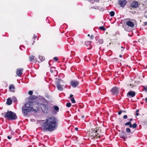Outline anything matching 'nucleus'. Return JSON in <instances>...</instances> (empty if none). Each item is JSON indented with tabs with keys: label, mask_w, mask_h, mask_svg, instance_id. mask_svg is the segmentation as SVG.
Returning <instances> with one entry per match:
<instances>
[{
	"label": "nucleus",
	"mask_w": 147,
	"mask_h": 147,
	"mask_svg": "<svg viewBox=\"0 0 147 147\" xmlns=\"http://www.w3.org/2000/svg\"><path fill=\"white\" fill-rule=\"evenodd\" d=\"M97 131H95V130L93 131L94 133H95V137H96L100 138V135L98 133H97Z\"/></svg>",
	"instance_id": "nucleus-16"
},
{
	"label": "nucleus",
	"mask_w": 147,
	"mask_h": 147,
	"mask_svg": "<svg viewBox=\"0 0 147 147\" xmlns=\"http://www.w3.org/2000/svg\"><path fill=\"white\" fill-rule=\"evenodd\" d=\"M7 138L9 139H10L11 138V137L10 136H7Z\"/></svg>",
	"instance_id": "nucleus-44"
},
{
	"label": "nucleus",
	"mask_w": 147,
	"mask_h": 147,
	"mask_svg": "<svg viewBox=\"0 0 147 147\" xmlns=\"http://www.w3.org/2000/svg\"><path fill=\"white\" fill-rule=\"evenodd\" d=\"M84 117V115H82V118H83Z\"/></svg>",
	"instance_id": "nucleus-51"
},
{
	"label": "nucleus",
	"mask_w": 147,
	"mask_h": 147,
	"mask_svg": "<svg viewBox=\"0 0 147 147\" xmlns=\"http://www.w3.org/2000/svg\"><path fill=\"white\" fill-rule=\"evenodd\" d=\"M4 117L10 120H15L17 118L16 114L11 111H8L7 112L5 113Z\"/></svg>",
	"instance_id": "nucleus-4"
},
{
	"label": "nucleus",
	"mask_w": 147,
	"mask_h": 147,
	"mask_svg": "<svg viewBox=\"0 0 147 147\" xmlns=\"http://www.w3.org/2000/svg\"><path fill=\"white\" fill-rule=\"evenodd\" d=\"M34 111H36V110L34 109L30 104L28 103H26L22 107V112L25 116L27 115L29 112Z\"/></svg>",
	"instance_id": "nucleus-3"
},
{
	"label": "nucleus",
	"mask_w": 147,
	"mask_h": 147,
	"mask_svg": "<svg viewBox=\"0 0 147 147\" xmlns=\"http://www.w3.org/2000/svg\"><path fill=\"white\" fill-rule=\"evenodd\" d=\"M23 69L22 68H20L17 69L16 74L18 76H20L22 74V71H23Z\"/></svg>",
	"instance_id": "nucleus-9"
},
{
	"label": "nucleus",
	"mask_w": 147,
	"mask_h": 147,
	"mask_svg": "<svg viewBox=\"0 0 147 147\" xmlns=\"http://www.w3.org/2000/svg\"><path fill=\"white\" fill-rule=\"evenodd\" d=\"M75 130L76 131H78V128L77 127H76L75 128Z\"/></svg>",
	"instance_id": "nucleus-48"
},
{
	"label": "nucleus",
	"mask_w": 147,
	"mask_h": 147,
	"mask_svg": "<svg viewBox=\"0 0 147 147\" xmlns=\"http://www.w3.org/2000/svg\"><path fill=\"white\" fill-rule=\"evenodd\" d=\"M12 103V101L9 98H8L7 100L6 103L8 105H11Z\"/></svg>",
	"instance_id": "nucleus-15"
},
{
	"label": "nucleus",
	"mask_w": 147,
	"mask_h": 147,
	"mask_svg": "<svg viewBox=\"0 0 147 147\" xmlns=\"http://www.w3.org/2000/svg\"><path fill=\"white\" fill-rule=\"evenodd\" d=\"M71 84L73 87L75 88L79 84V82L76 81L74 80L71 82Z\"/></svg>",
	"instance_id": "nucleus-8"
},
{
	"label": "nucleus",
	"mask_w": 147,
	"mask_h": 147,
	"mask_svg": "<svg viewBox=\"0 0 147 147\" xmlns=\"http://www.w3.org/2000/svg\"><path fill=\"white\" fill-rule=\"evenodd\" d=\"M73 96V95H72V94H70V98H72Z\"/></svg>",
	"instance_id": "nucleus-43"
},
{
	"label": "nucleus",
	"mask_w": 147,
	"mask_h": 147,
	"mask_svg": "<svg viewBox=\"0 0 147 147\" xmlns=\"http://www.w3.org/2000/svg\"><path fill=\"white\" fill-rule=\"evenodd\" d=\"M15 89V87L13 85L11 84L9 86V89L11 92H13L14 91V90Z\"/></svg>",
	"instance_id": "nucleus-14"
},
{
	"label": "nucleus",
	"mask_w": 147,
	"mask_h": 147,
	"mask_svg": "<svg viewBox=\"0 0 147 147\" xmlns=\"http://www.w3.org/2000/svg\"><path fill=\"white\" fill-rule=\"evenodd\" d=\"M127 3V1L125 0H119V3L122 7H124Z\"/></svg>",
	"instance_id": "nucleus-10"
},
{
	"label": "nucleus",
	"mask_w": 147,
	"mask_h": 147,
	"mask_svg": "<svg viewBox=\"0 0 147 147\" xmlns=\"http://www.w3.org/2000/svg\"><path fill=\"white\" fill-rule=\"evenodd\" d=\"M121 51H122L124 49V48L123 47H121Z\"/></svg>",
	"instance_id": "nucleus-39"
},
{
	"label": "nucleus",
	"mask_w": 147,
	"mask_h": 147,
	"mask_svg": "<svg viewBox=\"0 0 147 147\" xmlns=\"http://www.w3.org/2000/svg\"><path fill=\"white\" fill-rule=\"evenodd\" d=\"M137 126V125L136 123H134L132 125V128L134 129L136 128Z\"/></svg>",
	"instance_id": "nucleus-27"
},
{
	"label": "nucleus",
	"mask_w": 147,
	"mask_h": 147,
	"mask_svg": "<svg viewBox=\"0 0 147 147\" xmlns=\"http://www.w3.org/2000/svg\"><path fill=\"white\" fill-rule=\"evenodd\" d=\"M38 123L42 125L44 131H53L56 129L57 125V119L54 117H48L46 120H40Z\"/></svg>",
	"instance_id": "nucleus-1"
},
{
	"label": "nucleus",
	"mask_w": 147,
	"mask_h": 147,
	"mask_svg": "<svg viewBox=\"0 0 147 147\" xmlns=\"http://www.w3.org/2000/svg\"><path fill=\"white\" fill-rule=\"evenodd\" d=\"M53 59L55 60L56 61H57V60H58V59L56 57H54V58H53Z\"/></svg>",
	"instance_id": "nucleus-36"
},
{
	"label": "nucleus",
	"mask_w": 147,
	"mask_h": 147,
	"mask_svg": "<svg viewBox=\"0 0 147 147\" xmlns=\"http://www.w3.org/2000/svg\"><path fill=\"white\" fill-rule=\"evenodd\" d=\"M38 57L41 61H44L45 59V58L42 56L39 55Z\"/></svg>",
	"instance_id": "nucleus-18"
},
{
	"label": "nucleus",
	"mask_w": 147,
	"mask_h": 147,
	"mask_svg": "<svg viewBox=\"0 0 147 147\" xmlns=\"http://www.w3.org/2000/svg\"><path fill=\"white\" fill-rule=\"evenodd\" d=\"M133 119L132 118H130L129 119V121L131 122L132 121Z\"/></svg>",
	"instance_id": "nucleus-47"
},
{
	"label": "nucleus",
	"mask_w": 147,
	"mask_h": 147,
	"mask_svg": "<svg viewBox=\"0 0 147 147\" xmlns=\"http://www.w3.org/2000/svg\"><path fill=\"white\" fill-rule=\"evenodd\" d=\"M119 88L116 87L113 88L111 90V91L112 94L114 95H117L119 92Z\"/></svg>",
	"instance_id": "nucleus-5"
},
{
	"label": "nucleus",
	"mask_w": 147,
	"mask_h": 147,
	"mask_svg": "<svg viewBox=\"0 0 147 147\" xmlns=\"http://www.w3.org/2000/svg\"><path fill=\"white\" fill-rule=\"evenodd\" d=\"M98 38V36H96L95 37V39H96V40H97V39Z\"/></svg>",
	"instance_id": "nucleus-41"
},
{
	"label": "nucleus",
	"mask_w": 147,
	"mask_h": 147,
	"mask_svg": "<svg viewBox=\"0 0 147 147\" xmlns=\"http://www.w3.org/2000/svg\"><path fill=\"white\" fill-rule=\"evenodd\" d=\"M129 127H132V124H131V123H130V124H129Z\"/></svg>",
	"instance_id": "nucleus-40"
},
{
	"label": "nucleus",
	"mask_w": 147,
	"mask_h": 147,
	"mask_svg": "<svg viewBox=\"0 0 147 147\" xmlns=\"http://www.w3.org/2000/svg\"><path fill=\"white\" fill-rule=\"evenodd\" d=\"M93 38H94V36H93V35H92L90 37V39H91V40L93 39Z\"/></svg>",
	"instance_id": "nucleus-37"
},
{
	"label": "nucleus",
	"mask_w": 147,
	"mask_h": 147,
	"mask_svg": "<svg viewBox=\"0 0 147 147\" xmlns=\"http://www.w3.org/2000/svg\"><path fill=\"white\" fill-rule=\"evenodd\" d=\"M144 26H146L147 25V22H144Z\"/></svg>",
	"instance_id": "nucleus-42"
},
{
	"label": "nucleus",
	"mask_w": 147,
	"mask_h": 147,
	"mask_svg": "<svg viewBox=\"0 0 147 147\" xmlns=\"http://www.w3.org/2000/svg\"><path fill=\"white\" fill-rule=\"evenodd\" d=\"M126 24L129 26L132 27L134 26V24L133 22L130 21H129L126 23Z\"/></svg>",
	"instance_id": "nucleus-12"
},
{
	"label": "nucleus",
	"mask_w": 147,
	"mask_h": 147,
	"mask_svg": "<svg viewBox=\"0 0 147 147\" xmlns=\"http://www.w3.org/2000/svg\"><path fill=\"white\" fill-rule=\"evenodd\" d=\"M145 101L147 103V97L145 99Z\"/></svg>",
	"instance_id": "nucleus-46"
},
{
	"label": "nucleus",
	"mask_w": 147,
	"mask_h": 147,
	"mask_svg": "<svg viewBox=\"0 0 147 147\" xmlns=\"http://www.w3.org/2000/svg\"><path fill=\"white\" fill-rule=\"evenodd\" d=\"M30 61H31L34 59V57L33 56H32L29 57Z\"/></svg>",
	"instance_id": "nucleus-25"
},
{
	"label": "nucleus",
	"mask_w": 147,
	"mask_h": 147,
	"mask_svg": "<svg viewBox=\"0 0 147 147\" xmlns=\"http://www.w3.org/2000/svg\"><path fill=\"white\" fill-rule=\"evenodd\" d=\"M99 28L100 30L102 31H105L106 30L105 28L103 26H100Z\"/></svg>",
	"instance_id": "nucleus-28"
},
{
	"label": "nucleus",
	"mask_w": 147,
	"mask_h": 147,
	"mask_svg": "<svg viewBox=\"0 0 147 147\" xmlns=\"http://www.w3.org/2000/svg\"><path fill=\"white\" fill-rule=\"evenodd\" d=\"M131 6L132 7L137 8L138 7V4L137 2L136 1H133L131 3Z\"/></svg>",
	"instance_id": "nucleus-11"
},
{
	"label": "nucleus",
	"mask_w": 147,
	"mask_h": 147,
	"mask_svg": "<svg viewBox=\"0 0 147 147\" xmlns=\"http://www.w3.org/2000/svg\"><path fill=\"white\" fill-rule=\"evenodd\" d=\"M91 43V42L90 41H86L85 42V45L87 46H89V45L91 46L90 44Z\"/></svg>",
	"instance_id": "nucleus-20"
},
{
	"label": "nucleus",
	"mask_w": 147,
	"mask_h": 147,
	"mask_svg": "<svg viewBox=\"0 0 147 147\" xmlns=\"http://www.w3.org/2000/svg\"><path fill=\"white\" fill-rule=\"evenodd\" d=\"M123 112H124V113H125V111H123Z\"/></svg>",
	"instance_id": "nucleus-53"
},
{
	"label": "nucleus",
	"mask_w": 147,
	"mask_h": 147,
	"mask_svg": "<svg viewBox=\"0 0 147 147\" xmlns=\"http://www.w3.org/2000/svg\"><path fill=\"white\" fill-rule=\"evenodd\" d=\"M34 36L33 38L34 39H36V38L37 37V36H35L34 35Z\"/></svg>",
	"instance_id": "nucleus-45"
},
{
	"label": "nucleus",
	"mask_w": 147,
	"mask_h": 147,
	"mask_svg": "<svg viewBox=\"0 0 147 147\" xmlns=\"http://www.w3.org/2000/svg\"><path fill=\"white\" fill-rule=\"evenodd\" d=\"M119 57H122V56L121 55H120L119 56Z\"/></svg>",
	"instance_id": "nucleus-49"
},
{
	"label": "nucleus",
	"mask_w": 147,
	"mask_h": 147,
	"mask_svg": "<svg viewBox=\"0 0 147 147\" xmlns=\"http://www.w3.org/2000/svg\"><path fill=\"white\" fill-rule=\"evenodd\" d=\"M135 92L133 91H129L127 94V96L128 97H134L135 96Z\"/></svg>",
	"instance_id": "nucleus-7"
},
{
	"label": "nucleus",
	"mask_w": 147,
	"mask_h": 147,
	"mask_svg": "<svg viewBox=\"0 0 147 147\" xmlns=\"http://www.w3.org/2000/svg\"><path fill=\"white\" fill-rule=\"evenodd\" d=\"M12 100L15 103L17 102V99L16 97L14 96L12 97Z\"/></svg>",
	"instance_id": "nucleus-21"
},
{
	"label": "nucleus",
	"mask_w": 147,
	"mask_h": 147,
	"mask_svg": "<svg viewBox=\"0 0 147 147\" xmlns=\"http://www.w3.org/2000/svg\"><path fill=\"white\" fill-rule=\"evenodd\" d=\"M120 136L121 138L125 139L126 137L125 133L124 132H122L120 134Z\"/></svg>",
	"instance_id": "nucleus-13"
},
{
	"label": "nucleus",
	"mask_w": 147,
	"mask_h": 147,
	"mask_svg": "<svg viewBox=\"0 0 147 147\" xmlns=\"http://www.w3.org/2000/svg\"><path fill=\"white\" fill-rule=\"evenodd\" d=\"M109 13L111 16H113L115 15V12L114 11H111Z\"/></svg>",
	"instance_id": "nucleus-22"
},
{
	"label": "nucleus",
	"mask_w": 147,
	"mask_h": 147,
	"mask_svg": "<svg viewBox=\"0 0 147 147\" xmlns=\"http://www.w3.org/2000/svg\"><path fill=\"white\" fill-rule=\"evenodd\" d=\"M33 92L32 91H29L28 92V94L30 95H32L33 94Z\"/></svg>",
	"instance_id": "nucleus-32"
},
{
	"label": "nucleus",
	"mask_w": 147,
	"mask_h": 147,
	"mask_svg": "<svg viewBox=\"0 0 147 147\" xmlns=\"http://www.w3.org/2000/svg\"><path fill=\"white\" fill-rule=\"evenodd\" d=\"M53 107H54V110L56 111V112H58L59 111V108L58 106H53Z\"/></svg>",
	"instance_id": "nucleus-19"
},
{
	"label": "nucleus",
	"mask_w": 147,
	"mask_h": 147,
	"mask_svg": "<svg viewBox=\"0 0 147 147\" xmlns=\"http://www.w3.org/2000/svg\"><path fill=\"white\" fill-rule=\"evenodd\" d=\"M122 112V111H120L119 112H118V114L119 115H120L121 113Z\"/></svg>",
	"instance_id": "nucleus-38"
},
{
	"label": "nucleus",
	"mask_w": 147,
	"mask_h": 147,
	"mask_svg": "<svg viewBox=\"0 0 147 147\" xmlns=\"http://www.w3.org/2000/svg\"><path fill=\"white\" fill-rule=\"evenodd\" d=\"M131 123V122L130 121H129L128 122H127V123H126L125 124V126H127V125H129V124H130V123Z\"/></svg>",
	"instance_id": "nucleus-33"
},
{
	"label": "nucleus",
	"mask_w": 147,
	"mask_h": 147,
	"mask_svg": "<svg viewBox=\"0 0 147 147\" xmlns=\"http://www.w3.org/2000/svg\"><path fill=\"white\" fill-rule=\"evenodd\" d=\"M36 98V96L34 95H32L30 96V98L32 99H35Z\"/></svg>",
	"instance_id": "nucleus-23"
},
{
	"label": "nucleus",
	"mask_w": 147,
	"mask_h": 147,
	"mask_svg": "<svg viewBox=\"0 0 147 147\" xmlns=\"http://www.w3.org/2000/svg\"><path fill=\"white\" fill-rule=\"evenodd\" d=\"M71 100L72 103H76V101L74 98H72L71 99Z\"/></svg>",
	"instance_id": "nucleus-29"
},
{
	"label": "nucleus",
	"mask_w": 147,
	"mask_h": 147,
	"mask_svg": "<svg viewBox=\"0 0 147 147\" xmlns=\"http://www.w3.org/2000/svg\"><path fill=\"white\" fill-rule=\"evenodd\" d=\"M139 109H137L136 110V115L138 116L139 115V114L138 113V112H139Z\"/></svg>",
	"instance_id": "nucleus-34"
},
{
	"label": "nucleus",
	"mask_w": 147,
	"mask_h": 147,
	"mask_svg": "<svg viewBox=\"0 0 147 147\" xmlns=\"http://www.w3.org/2000/svg\"><path fill=\"white\" fill-rule=\"evenodd\" d=\"M143 88L145 92H147V87L146 86H143Z\"/></svg>",
	"instance_id": "nucleus-31"
},
{
	"label": "nucleus",
	"mask_w": 147,
	"mask_h": 147,
	"mask_svg": "<svg viewBox=\"0 0 147 147\" xmlns=\"http://www.w3.org/2000/svg\"><path fill=\"white\" fill-rule=\"evenodd\" d=\"M71 105V103L70 102H67L66 104V106L67 107H70Z\"/></svg>",
	"instance_id": "nucleus-24"
},
{
	"label": "nucleus",
	"mask_w": 147,
	"mask_h": 147,
	"mask_svg": "<svg viewBox=\"0 0 147 147\" xmlns=\"http://www.w3.org/2000/svg\"><path fill=\"white\" fill-rule=\"evenodd\" d=\"M126 131L127 133H129L131 132V130L129 128L126 129Z\"/></svg>",
	"instance_id": "nucleus-30"
},
{
	"label": "nucleus",
	"mask_w": 147,
	"mask_h": 147,
	"mask_svg": "<svg viewBox=\"0 0 147 147\" xmlns=\"http://www.w3.org/2000/svg\"><path fill=\"white\" fill-rule=\"evenodd\" d=\"M146 17L147 18V15L146 16Z\"/></svg>",
	"instance_id": "nucleus-54"
},
{
	"label": "nucleus",
	"mask_w": 147,
	"mask_h": 147,
	"mask_svg": "<svg viewBox=\"0 0 147 147\" xmlns=\"http://www.w3.org/2000/svg\"><path fill=\"white\" fill-rule=\"evenodd\" d=\"M62 80H61L58 79L57 80L56 82V84L57 86V88L60 91H62L63 90V88L62 87V86H61V84L60 83V82H61Z\"/></svg>",
	"instance_id": "nucleus-6"
},
{
	"label": "nucleus",
	"mask_w": 147,
	"mask_h": 147,
	"mask_svg": "<svg viewBox=\"0 0 147 147\" xmlns=\"http://www.w3.org/2000/svg\"><path fill=\"white\" fill-rule=\"evenodd\" d=\"M127 116L126 115H125L123 116V118L124 119H126L127 118Z\"/></svg>",
	"instance_id": "nucleus-35"
},
{
	"label": "nucleus",
	"mask_w": 147,
	"mask_h": 147,
	"mask_svg": "<svg viewBox=\"0 0 147 147\" xmlns=\"http://www.w3.org/2000/svg\"><path fill=\"white\" fill-rule=\"evenodd\" d=\"M88 36H90V35L89 34H88Z\"/></svg>",
	"instance_id": "nucleus-52"
},
{
	"label": "nucleus",
	"mask_w": 147,
	"mask_h": 147,
	"mask_svg": "<svg viewBox=\"0 0 147 147\" xmlns=\"http://www.w3.org/2000/svg\"><path fill=\"white\" fill-rule=\"evenodd\" d=\"M16 140L17 141V140H18V139H16Z\"/></svg>",
	"instance_id": "nucleus-55"
},
{
	"label": "nucleus",
	"mask_w": 147,
	"mask_h": 147,
	"mask_svg": "<svg viewBox=\"0 0 147 147\" xmlns=\"http://www.w3.org/2000/svg\"><path fill=\"white\" fill-rule=\"evenodd\" d=\"M45 99L43 97L40 96L35 102V107H36L37 110L41 109L44 113L46 114L49 112V105L48 102L45 101Z\"/></svg>",
	"instance_id": "nucleus-2"
},
{
	"label": "nucleus",
	"mask_w": 147,
	"mask_h": 147,
	"mask_svg": "<svg viewBox=\"0 0 147 147\" xmlns=\"http://www.w3.org/2000/svg\"><path fill=\"white\" fill-rule=\"evenodd\" d=\"M72 38H70L67 40L68 42L70 43L71 45H73L74 43V41H72Z\"/></svg>",
	"instance_id": "nucleus-17"
},
{
	"label": "nucleus",
	"mask_w": 147,
	"mask_h": 147,
	"mask_svg": "<svg viewBox=\"0 0 147 147\" xmlns=\"http://www.w3.org/2000/svg\"><path fill=\"white\" fill-rule=\"evenodd\" d=\"M1 114V115H5V114H4V113H2Z\"/></svg>",
	"instance_id": "nucleus-50"
},
{
	"label": "nucleus",
	"mask_w": 147,
	"mask_h": 147,
	"mask_svg": "<svg viewBox=\"0 0 147 147\" xmlns=\"http://www.w3.org/2000/svg\"><path fill=\"white\" fill-rule=\"evenodd\" d=\"M98 42L101 44H102L103 42V40L102 39H100L98 41Z\"/></svg>",
	"instance_id": "nucleus-26"
}]
</instances>
